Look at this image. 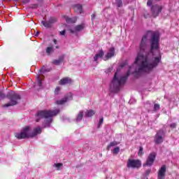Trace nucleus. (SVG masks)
Returning a JSON list of instances; mask_svg holds the SVG:
<instances>
[{
	"label": "nucleus",
	"mask_w": 179,
	"mask_h": 179,
	"mask_svg": "<svg viewBox=\"0 0 179 179\" xmlns=\"http://www.w3.org/2000/svg\"><path fill=\"white\" fill-rule=\"evenodd\" d=\"M160 34L156 31H148L142 37L140 43V52L138 53L134 64L141 62L138 69L133 72L134 78H141L143 73H150L155 68L159 65L162 57H156L154 61L150 63L148 55L149 52H153L160 48ZM145 52V55H144Z\"/></svg>",
	"instance_id": "nucleus-1"
},
{
	"label": "nucleus",
	"mask_w": 179,
	"mask_h": 179,
	"mask_svg": "<svg viewBox=\"0 0 179 179\" xmlns=\"http://www.w3.org/2000/svg\"><path fill=\"white\" fill-rule=\"evenodd\" d=\"M131 75V66L129 67V70L127 71L126 75L124 76H122L120 78L117 76V72L115 73L113 79L110 85V90L112 93H118L121 89V86L124 85L128 78Z\"/></svg>",
	"instance_id": "nucleus-2"
},
{
	"label": "nucleus",
	"mask_w": 179,
	"mask_h": 179,
	"mask_svg": "<svg viewBox=\"0 0 179 179\" xmlns=\"http://www.w3.org/2000/svg\"><path fill=\"white\" fill-rule=\"evenodd\" d=\"M41 133V127H38L34 129V131H30V127L27 126L22 129L20 133H15V137L17 139H27L29 138H34V136H37L38 134Z\"/></svg>",
	"instance_id": "nucleus-3"
},
{
	"label": "nucleus",
	"mask_w": 179,
	"mask_h": 179,
	"mask_svg": "<svg viewBox=\"0 0 179 179\" xmlns=\"http://www.w3.org/2000/svg\"><path fill=\"white\" fill-rule=\"evenodd\" d=\"M59 109L49 110H39L37 112V117L38 118H45L44 128L50 127L51 122H52V117L59 114Z\"/></svg>",
	"instance_id": "nucleus-4"
},
{
	"label": "nucleus",
	"mask_w": 179,
	"mask_h": 179,
	"mask_svg": "<svg viewBox=\"0 0 179 179\" xmlns=\"http://www.w3.org/2000/svg\"><path fill=\"white\" fill-rule=\"evenodd\" d=\"M7 99L10 100V102L3 105V107H10L13 106H16L19 103V100L22 99L20 94H17V92H15L13 91L9 92L6 95Z\"/></svg>",
	"instance_id": "nucleus-5"
},
{
	"label": "nucleus",
	"mask_w": 179,
	"mask_h": 179,
	"mask_svg": "<svg viewBox=\"0 0 179 179\" xmlns=\"http://www.w3.org/2000/svg\"><path fill=\"white\" fill-rule=\"evenodd\" d=\"M164 138H166V131L163 129H160L157 131V134L155 136L154 142L156 145H160V143H163Z\"/></svg>",
	"instance_id": "nucleus-6"
},
{
	"label": "nucleus",
	"mask_w": 179,
	"mask_h": 179,
	"mask_svg": "<svg viewBox=\"0 0 179 179\" xmlns=\"http://www.w3.org/2000/svg\"><path fill=\"white\" fill-rule=\"evenodd\" d=\"M127 169H140L142 167V162L139 159H129L127 163Z\"/></svg>",
	"instance_id": "nucleus-7"
},
{
	"label": "nucleus",
	"mask_w": 179,
	"mask_h": 179,
	"mask_svg": "<svg viewBox=\"0 0 179 179\" xmlns=\"http://www.w3.org/2000/svg\"><path fill=\"white\" fill-rule=\"evenodd\" d=\"M163 10V7L158 4L152 5L151 6V14L154 17H157L159 14L162 13V10Z\"/></svg>",
	"instance_id": "nucleus-8"
},
{
	"label": "nucleus",
	"mask_w": 179,
	"mask_h": 179,
	"mask_svg": "<svg viewBox=\"0 0 179 179\" xmlns=\"http://www.w3.org/2000/svg\"><path fill=\"white\" fill-rule=\"evenodd\" d=\"M155 160H156V152H152L148 155L146 162L143 164V167H146V166L149 167L153 166Z\"/></svg>",
	"instance_id": "nucleus-9"
},
{
	"label": "nucleus",
	"mask_w": 179,
	"mask_h": 179,
	"mask_svg": "<svg viewBox=\"0 0 179 179\" xmlns=\"http://www.w3.org/2000/svg\"><path fill=\"white\" fill-rule=\"evenodd\" d=\"M115 54V49L114 47L110 48L108 50V53L105 55L104 57H103V61H108L110 58H113Z\"/></svg>",
	"instance_id": "nucleus-10"
},
{
	"label": "nucleus",
	"mask_w": 179,
	"mask_h": 179,
	"mask_svg": "<svg viewBox=\"0 0 179 179\" xmlns=\"http://www.w3.org/2000/svg\"><path fill=\"white\" fill-rule=\"evenodd\" d=\"M72 93H69L67 95H66L64 99L57 100L56 101V104L62 105L65 104L66 101H69V100H72Z\"/></svg>",
	"instance_id": "nucleus-11"
},
{
	"label": "nucleus",
	"mask_w": 179,
	"mask_h": 179,
	"mask_svg": "<svg viewBox=\"0 0 179 179\" xmlns=\"http://www.w3.org/2000/svg\"><path fill=\"white\" fill-rule=\"evenodd\" d=\"M167 167L166 165H162L158 171V179H164L166 178V171Z\"/></svg>",
	"instance_id": "nucleus-12"
},
{
	"label": "nucleus",
	"mask_w": 179,
	"mask_h": 179,
	"mask_svg": "<svg viewBox=\"0 0 179 179\" xmlns=\"http://www.w3.org/2000/svg\"><path fill=\"white\" fill-rule=\"evenodd\" d=\"M69 83H72V80L69 77H66V78H62L59 81V85H60L62 86H64L65 85H68Z\"/></svg>",
	"instance_id": "nucleus-13"
},
{
	"label": "nucleus",
	"mask_w": 179,
	"mask_h": 179,
	"mask_svg": "<svg viewBox=\"0 0 179 179\" xmlns=\"http://www.w3.org/2000/svg\"><path fill=\"white\" fill-rule=\"evenodd\" d=\"M103 57H104V50L101 49L99 51H98L97 54L94 55V62H97L99 58H103Z\"/></svg>",
	"instance_id": "nucleus-14"
},
{
	"label": "nucleus",
	"mask_w": 179,
	"mask_h": 179,
	"mask_svg": "<svg viewBox=\"0 0 179 179\" xmlns=\"http://www.w3.org/2000/svg\"><path fill=\"white\" fill-rule=\"evenodd\" d=\"M83 29H85L84 24L77 25L74 27V30L70 29V33L73 34L76 33V31H80L81 30H83Z\"/></svg>",
	"instance_id": "nucleus-15"
},
{
	"label": "nucleus",
	"mask_w": 179,
	"mask_h": 179,
	"mask_svg": "<svg viewBox=\"0 0 179 179\" xmlns=\"http://www.w3.org/2000/svg\"><path fill=\"white\" fill-rule=\"evenodd\" d=\"M65 58V56L62 55L59 57L58 59H55L52 62V64H54V65H59V64H62V62H64V59Z\"/></svg>",
	"instance_id": "nucleus-16"
},
{
	"label": "nucleus",
	"mask_w": 179,
	"mask_h": 179,
	"mask_svg": "<svg viewBox=\"0 0 179 179\" xmlns=\"http://www.w3.org/2000/svg\"><path fill=\"white\" fill-rule=\"evenodd\" d=\"M83 118V111L81 110L77 115V117H76V122H80V121H82Z\"/></svg>",
	"instance_id": "nucleus-17"
},
{
	"label": "nucleus",
	"mask_w": 179,
	"mask_h": 179,
	"mask_svg": "<svg viewBox=\"0 0 179 179\" xmlns=\"http://www.w3.org/2000/svg\"><path fill=\"white\" fill-rule=\"evenodd\" d=\"M74 8H75V10H78V12L80 14L83 12L82 5L80 4H76Z\"/></svg>",
	"instance_id": "nucleus-18"
},
{
	"label": "nucleus",
	"mask_w": 179,
	"mask_h": 179,
	"mask_svg": "<svg viewBox=\"0 0 179 179\" xmlns=\"http://www.w3.org/2000/svg\"><path fill=\"white\" fill-rule=\"evenodd\" d=\"M76 17H66V23H76Z\"/></svg>",
	"instance_id": "nucleus-19"
},
{
	"label": "nucleus",
	"mask_w": 179,
	"mask_h": 179,
	"mask_svg": "<svg viewBox=\"0 0 179 179\" xmlns=\"http://www.w3.org/2000/svg\"><path fill=\"white\" fill-rule=\"evenodd\" d=\"M41 23L44 26V27H46L47 29H50L52 26L50 24L49 21H42Z\"/></svg>",
	"instance_id": "nucleus-20"
},
{
	"label": "nucleus",
	"mask_w": 179,
	"mask_h": 179,
	"mask_svg": "<svg viewBox=\"0 0 179 179\" xmlns=\"http://www.w3.org/2000/svg\"><path fill=\"white\" fill-rule=\"evenodd\" d=\"M52 52H54V48H52V47H48L46 48V54L48 55H51V54H52Z\"/></svg>",
	"instance_id": "nucleus-21"
},
{
	"label": "nucleus",
	"mask_w": 179,
	"mask_h": 179,
	"mask_svg": "<svg viewBox=\"0 0 179 179\" xmlns=\"http://www.w3.org/2000/svg\"><path fill=\"white\" fill-rule=\"evenodd\" d=\"M117 145H118V143H117V141H113L111 142L107 147V150H110V149H111V148H113V146H117Z\"/></svg>",
	"instance_id": "nucleus-22"
},
{
	"label": "nucleus",
	"mask_w": 179,
	"mask_h": 179,
	"mask_svg": "<svg viewBox=\"0 0 179 179\" xmlns=\"http://www.w3.org/2000/svg\"><path fill=\"white\" fill-rule=\"evenodd\" d=\"M94 115V110H87L85 113V117H93Z\"/></svg>",
	"instance_id": "nucleus-23"
},
{
	"label": "nucleus",
	"mask_w": 179,
	"mask_h": 179,
	"mask_svg": "<svg viewBox=\"0 0 179 179\" xmlns=\"http://www.w3.org/2000/svg\"><path fill=\"white\" fill-rule=\"evenodd\" d=\"M51 69H45V66H43L41 69L39 70L40 73H45V72H50Z\"/></svg>",
	"instance_id": "nucleus-24"
},
{
	"label": "nucleus",
	"mask_w": 179,
	"mask_h": 179,
	"mask_svg": "<svg viewBox=\"0 0 179 179\" xmlns=\"http://www.w3.org/2000/svg\"><path fill=\"white\" fill-rule=\"evenodd\" d=\"M36 80L38 83V86H39V87H41V86H43V81L41 80V78H40V76H36Z\"/></svg>",
	"instance_id": "nucleus-25"
},
{
	"label": "nucleus",
	"mask_w": 179,
	"mask_h": 179,
	"mask_svg": "<svg viewBox=\"0 0 179 179\" xmlns=\"http://www.w3.org/2000/svg\"><path fill=\"white\" fill-rule=\"evenodd\" d=\"M160 110V104L159 103H155L154 104V108H153V111H159Z\"/></svg>",
	"instance_id": "nucleus-26"
},
{
	"label": "nucleus",
	"mask_w": 179,
	"mask_h": 179,
	"mask_svg": "<svg viewBox=\"0 0 179 179\" xmlns=\"http://www.w3.org/2000/svg\"><path fill=\"white\" fill-rule=\"evenodd\" d=\"M115 4L117 5V8H121V6H122V1L115 0Z\"/></svg>",
	"instance_id": "nucleus-27"
},
{
	"label": "nucleus",
	"mask_w": 179,
	"mask_h": 179,
	"mask_svg": "<svg viewBox=\"0 0 179 179\" xmlns=\"http://www.w3.org/2000/svg\"><path fill=\"white\" fill-rule=\"evenodd\" d=\"M113 155H118L120 153V147H115L113 150Z\"/></svg>",
	"instance_id": "nucleus-28"
},
{
	"label": "nucleus",
	"mask_w": 179,
	"mask_h": 179,
	"mask_svg": "<svg viewBox=\"0 0 179 179\" xmlns=\"http://www.w3.org/2000/svg\"><path fill=\"white\" fill-rule=\"evenodd\" d=\"M48 22H49L51 26H52L53 23H55V22H57V20L54 17H50Z\"/></svg>",
	"instance_id": "nucleus-29"
},
{
	"label": "nucleus",
	"mask_w": 179,
	"mask_h": 179,
	"mask_svg": "<svg viewBox=\"0 0 179 179\" xmlns=\"http://www.w3.org/2000/svg\"><path fill=\"white\" fill-rule=\"evenodd\" d=\"M54 167L57 168V170H59V169H61V167H62V163H58V164H55Z\"/></svg>",
	"instance_id": "nucleus-30"
},
{
	"label": "nucleus",
	"mask_w": 179,
	"mask_h": 179,
	"mask_svg": "<svg viewBox=\"0 0 179 179\" xmlns=\"http://www.w3.org/2000/svg\"><path fill=\"white\" fill-rule=\"evenodd\" d=\"M143 155V147H140L138 150V156H142Z\"/></svg>",
	"instance_id": "nucleus-31"
},
{
	"label": "nucleus",
	"mask_w": 179,
	"mask_h": 179,
	"mask_svg": "<svg viewBox=\"0 0 179 179\" xmlns=\"http://www.w3.org/2000/svg\"><path fill=\"white\" fill-rule=\"evenodd\" d=\"M104 121V119L103 117H101L99 120V122L98 124V128H100V127H101V125L103 124V122Z\"/></svg>",
	"instance_id": "nucleus-32"
},
{
	"label": "nucleus",
	"mask_w": 179,
	"mask_h": 179,
	"mask_svg": "<svg viewBox=\"0 0 179 179\" xmlns=\"http://www.w3.org/2000/svg\"><path fill=\"white\" fill-rule=\"evenodd\" d=\"M170 128H171L172 129H174L176 128H177V123H171L169 125Z\"/></svg>",
	"instance_id": "nucleus-33"
},
{
	"label": "nucleus",
	"mask_w": 179,
	"mask_h": 179,
	"mask_svg": "<svg viewBox=\"0 0 179 179\" xmlns=\"http://www.w3.org/2000/svg\"><path fill=\"white\" fill-rule=\"evenodd\" d=\"M152 3H153L152 0H148V2H147V6H153V5H152Z\"/></svg>",
	"instance_id": "nucleus-34"
},
{
	"label": "nucleus",
	"mask_w": 179,
	"mask_h": 179,
	"mask_svg": "<svg viewBox=\"0 0 179 179\" xmlns=\"http://www.w3.org/2000/svg\"><path fill=\"white\" fill-rule=\"evenodd\" d=\"M60 90H61V88L59 87H57L55 90V94H58V93H59Z\"/></svg>",
	"instance_id": "nucleus-35"
},
{
	"label": "nucleus",
	"mask_w": 179,
	"mask_h": 179,
	"mask_svg": "<svg viewBox=\"0 0 179 179\" xmlns=\"http://www.w3.org/2000/svg\"><path fill=\"white\" fill-rule=\"evenodd\" d=\"M5 97H6V95L2 92H0V100H3V99H5Z\"/></svg>",
	"instance_id": "nucleus-36"
},
{
	"label": "nucleus",
	"mask_w": 179,
	"mask_h": 179,
	"mask_svg": "<svg viewBox=\"0 0 179 179\" xmlns=\"http://www.w3.org/2000/svg\"><path fill=\"white\" fill-rule=\"evenodd\" d=\"M30 8L31 9H37V8H38V4H33Z\"/></svg>",
	"instance_id": "nucleus-37"
},
{
	"label": "nucleus",
	"mask_w": 179,
	"mask_h": 179,
	"mask_svg": "<svg viewBox=\"0 0 179 179\" xmlns=\"http://www.w3.org/2000/svg\"><path fill=\"white\" fill-rule=\"evenodd\" d=\"M66 33V31L63 30L59 32V34H60V36H65Z\"/></svg>",
	"instance_id": "nucleus-38"
},
{
	"label": "nucleus",
	"mask_w": 179,
	"mask_h": 179,
	"mask_svg": "<svg viewBox=\"0 0 179 179\" xmlns=\"http://www.w3.org/2000/svg\"><path fill=\"white\" fill-rule=\"evenodd\" d=\"M150 169H148L147 171H145V176H149V174H150Z\"/></svg>",
	"instance_id": "nucleus-39"
},
{
	"label": "nucleus",
	"mask_w": 179,
	"mask_h": 179,
	"mask_svg": "<svg viewBox=\"0 0 179 179\" xmlns=\"http://www.w3.org/2000/svg\"><path fill=\"white\" fill-rule=\"evenodd\" d=\"M91 17H92V20H94L96 19V13H93L92 15H91Z\"/></svg>",
	"instance_id": "nucleus-40"
},
{
	"label": "nucleus",
	"mask_w": 179,
	"mask_h": 179,
	"mask_svg": "<svg viewBox=\"0 0 179 179\" xmlns=\"http://www.w3.org/2000/svg\"><path fill=\"white\" fill-rule=\"evenodd\" d=\"M23 3H29L30 2V0H23Z\"/></svg>",
	"instance_id": "nucleus-41"
},
{
	"label": "nucleus",
	"mask_w": 179,
	"mask_h": 179,
	"mask_svg": "<svg viewBox=\"0 0 179 179\" xmlns=\"http://www.w3.org/2000/svg\"><path fill=\"white\" fill-rule=\"evenodd\" d=\"M127 62H124L121 65L122 68H124V66H125V65H127Z\"/></svg>",
	"instance_id": "nucleus-42"
},
{
	"label": "nucleus",
	"mask_w": 179,
	"mask_h": 179,
	"mask_svg": "<svg viewBox=\"0 0 179 179\" xmlns=\"http://www.w3.org/2000/svg\"><path fill=\"white\" fill-rule=\"evenodd\" d=\"M38 34H40V31H37V32L35 34V36H36V37H38Z\"/></svg>",
	"instance_id": "nucleus-43"
},
{
	"label": "nucleus",
	"mask_w": 179,
	"mask_h": 179,
	"mask_svg": "<svg viewBox=\"0 0 179 179\" xmlns=\"http://www.w3.org/2000/svg\"><path fill=\"white\" fill-rule=\"evenodd\" d=\"M53 42H54V44H57V39H54Z\"/></svg>",
	"instance_id": "nucleus-44"
},
{
	"label": "nucleus",
	"mask_w": 179,
	"mask_h": 179,
	"mask_svg": "<svg viewBox=\"0 0 179 179\" xmlns=\"http://www.w3.org/2000/svg\"><path fill=\"white\" fill-rule=\"evenodd\" d=\"M144 17H145V19H148V17L146 15H144Z\"/></svg>",
	"instance_id": "nucleus-45"
},
{
	"label": "nucleus",
	"mask_w": 179,
	"mask_h": 179,
	"mask_svg": "<svg viewBox=\"0 0 179 179\" xmlns=\"http://www.w3.org/2000/svg\"><path fill=\"white\" fill-rule=\"evenodd\" d=\"M40 119H36V122H39Z\"/></svg>",
	"instance_id": "nucleus-46"
},
{
	"label": "nucleus",
	"mask_w": 179,
	"mask_h": 179,
	"mask_svg": "<svg viewBox=\"0 0 179 179\" xmlns=\"http://www.w3.org/2000/svg\"><path fill=\"white\" fill-rule=\"evenodd\" d=\"M112 69H108V72H111Z\"/></svg>",
	"instance_id": "nucleus-47"
},
{
	"label": "nucleus",
	"mask_w": 179,
	"mask_h": 179,
	"mask_svg": "<svg viewBox=\"0 0 179 179\" xmlns=\"http://www.w3.org/2000/svg\"><path fill=\"white\" fill-rule=\"evenodd\" d=\"M56 48H59V46H56Z\"/></svg>",
	"instance_id": "nucleus-48"
},
{
	"label": "nucleus",
	"mask_w": 179,
	"mask_h": 179,
	"mask_svg": "<svg viewBox=\"0 0 179 179\" xmlns=\"http://www.w3.org/2000/svg\"><path fill=\"white\" fill-rule=\"evenodd\" d=\"M157 1H160V0H157Z\"/></svg>",
	"instance_id": "nucleus-49"
}]
</instances>
